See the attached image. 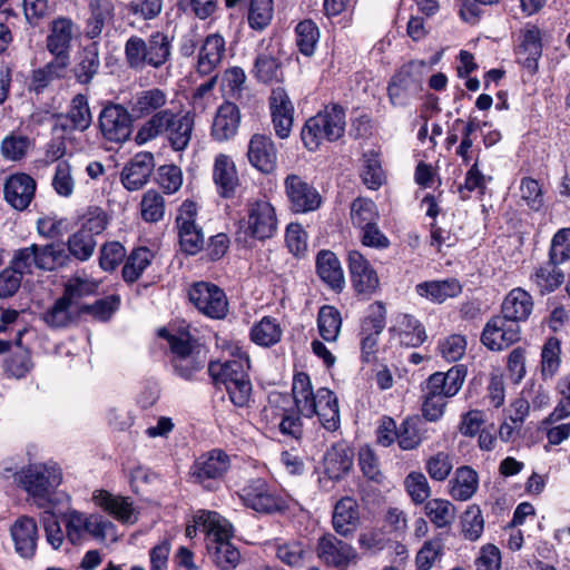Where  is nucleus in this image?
I'll use <instances>...</instances> for the list:
<instances>
[{
  "label": "nucleus",
  "instance_id": "nucleus-57",
  "mask_svg": "<svg viewBox=\"0 0 570 570\" xmlns=\"http://www.w3.org/2000/svg\"><path fill=\"white\" fill-rule=\"evenodd\" d=\"M166 96L160 89H149L138 92L132 104V112L138 117L148 115L163 107Z\"/></svg>",
  "mask_w": 570,
  "mask_h": 570
},
{
  "label": "nucleus",
  "instance_id": "nucleus-44",
  "mask_svg": "<svg viewBox=\"0 0 570 570\" xmlns=\"http://www.w3.org/2000/svg\"><path fill=\"white\" fill-rule=\"evenodd\" d=\"M385 326L383 315L368 316L362 324L361 350L363 360L370 362L377 348L379 336Z\"/></svg>",
  "mask_w": 570,
  "mask_h": 570
},
{
  "label": "nucleus",
  "instance_id": "nucleus-8",
  "mask_svg": "<svg viewBox=\"0 0 570 570\" xmlns=\"http://www.w3.org/2000/svg\"><path fill=\"white\" fill-rule=\"evenodd\" d=\"M170 55L168 38L157 32L148 42L138 36H131L125 45V56L129 67L142 69L146 65L159 67Z\"/></svg>",
  "mask_w": 570,
  "mask_h": 570
},
{
  "label": "nucleus",
  "instance_id": "nucleus-48",
  "mask_svg": "<svg viewBox=\"0 0 570 570\" xmlns=\"http://www.w3.org/2000/svg\"><path fill=\"white\" fill-rule=\"evenodd\" d=\"M342 327V316L338 309L331 305L320 308L317 328L322 338L328 343L336 342Z\"/></svg>",
  "mask_w": 570,
  "mask_h": 570
},
{
  "label": "nucleus",
  "instance_id": "nucleus-40",
  "mask_svg": "<svg viewBox=\"0 0 570 570\" xmlns=\"http://www.w3.org/2000/svg\"><path fill=\"white\" fill-rule=\"evenodd\" d=\"M415 291L421 297L441 304L448 298L458 296L462 287L456 279L449 278L420 283L416 285Z\"/></svg>",
  "mask_w": 570,
  "mask_h": 570
},
{
  "label": "nucleus",
  "instance_id": "nucleus-18",
  "mask_svg": "<svg viewBox=\"0 0 570 570\" xmlns=\"http://www.w3.org/2000/svg\"><path fill=\"white\" fill-rule=\"evenodd\" d=\"M36 180L26 173L10 175L3 184L6 202L16 210H24L35 198Z\"/></svg>",
  "mask_w": 570,
  "mask_h": 570
},
{
  "label": "nucleus",
  "instance_id": "nucleus-47",
  "mask_svg": "<svg viewBox=\"0 0 570 570\" xmlns=\"http://www.w3.org/2000/svg\"><path fill=\"white\" fill-rule=\"evenodd\" d=\"M424 433V424L420 417H407L397 429V444L404 451L414 450L422 443Z\"/></svg>",
  "mask_w": 570,
  "mask_h": 570
},
{
  "label": "nucleus",
  "instance_id": "nucleus-42",
  "mask_svg": "<svg viewBox=\"0 0 570 570\" xmlns=\"http://www.w3.org/2000/svg\"><path fill=\"white\" fill-rule=\"evenodd\" d=\"M283 336L279 322L272 316H264L250 327L249 337L253 343L262 347L276 345Z\"/></svg>",
  "mask_w": 570,
  "mask_h": 570
},
{
  "label": "nucleus",
  "instance_id": "nucleus-56",
  "mask_svg": "<svg viewBox=\"0 0 570 570\" xmlns=\"http://www.w3.org/2000/svg\"><path fill=\"white\" fill-rule=\"evenodd\" d=\"M151 254L147 248H138L127 258L122 267V277L128 283L136 282L150 264Z\"/></svg>",
  "mask_w": 570,
  "mask_h": 570
},
{
  "label": "nucleus",
  "instance_id": "nucleus-35",
  "mask_svg": "<svg viewBox=\"0 0 570 570\" xmlns=\"http://www.w3.org/2000/svg\"><path fill=\"white\" fill-rule=\"evenodd\" d=\"M274 547L278 560L292 568L303 567L313 556L309 546L296 539L275 540Z\"/></svg>",
  "mask_w": 570,
  "mask_h": 570
},
{
  "label": "nucleus",
  "instance_id": "nucleus-13",
  "mask_svg": "<svg viewBox=\"0 0 570 570\" xmlns=\"http://www.w3.org/2000/svg\"><path fill=\"white\" fill-rule=\"evenodd\" d=\"M285 194L292 212L305 214L316 210L322 204L318 190L296 174H289L284 180Z\"/></svg>",
  "mask_w": 570,
  "mask_h": 570
},
{
  "label": "nucleus",
  "instance_id": "nucleus-45",
  "mask_svg": "<svg viewBox=\"0 0 570 570\" xmlns=\"http://www.w3.org/2000/svg\"><path fill=\"white\" fill-rule=\"evenodd\" d=\"M69 124H61L63 128L85 131L91 125V112L88 105V99L85 95H76L70 102V107L63 117Z\"/></svg>",
  "mask_w": 570,
  "mask_h": 570
},
{
  "label": "nucleus",
  "instance_id": "nucleus-15",
  "mask_svg": "<svg viewBox=\"0 0 570 570\" xmlns=\"http://www.w3.org/2000/svg\"><path fill=\"white\" fill-rule=\"evenodd\" d=\"M229 456L222 450H212L202 454L194 462L189 470V478L193 482L209 488L207 482L220 479L229 469Z\"/></svg>",
  "mask_w": 570,
  "mask_h": 570
},
{
  "label": "nucleus",
  "instance_id": "nucleus-4",
  "mask_svg": "<svg viewBox=\"0 0 570 570\" xmlns=\"http://www.w3.org/2000/svg\"><path fill=\"white\" fill-rule=\"evenodd\" d=\"M196 522H200L206 529L207 547L214 563L222 570L235 569L240 553L230 542L234 534L232 523L217 512L202 513Z\"/></svg>",
  "mask_w": 570,
  "mask_h": 570
},
{
  "label": "nucleus",
  "instance_id": "nucleus-64",
  "mask_svg": "<svg viewBox=\"0 0 570 570\" xmlns=\"http://www.w3.org/2000/svg\"><path fill=\"white\" fill-rule=\"evenodd\" d=\"M549 258L553 264H562L570 259V228H561L553 235Z\"/></svg>",
  "mask_w": 570,
  "mask_h": 570
},
{
  "label": "nucleus",
  "instance_id": "nucleus-38",
  "mask_svg": "<svg viewBox=\"0 0 570 570\" xmlns=\"http://www.w3.org/2000/svg\"><path fill=\"white\" fill-rule=\"evenodd\" d=\"M70 59L53 56V59L46 63L42 68L32 72L30 88L36 94H41L55 80L66 76Z\"/></svg>",
  "mask_w": 570,
  "mask_h": 570
},
{
  "label": "nucleus",
  "instance_id": "nucleus-5",
  "mask_svg": "<svg viewBox=\"0 0 570 570\" xmlns=\"http://www.w3.org/2000/svg\"><path fill=\"white\" fill-rule=\"evenodd\" d=\"M68 261L69 255L62 244H31L14 250L9 264L23 277L31 275L33 268L55 271L66 266Z\"/></svg>",
  "mask_w": 570,
  "mask_h": 570
},
{
  "label": "nucleus",
  "instance_id": "nucleus-10",
  "mask_svg": "<svg viewBox=\"0 0 570 570\" xmlns=\"http://www.w3.org/2000/svg\"><path fill=\"white\" fill-rule=\"evenodd\" d=\"M189 302L203 315L213 320H223L229 312L225 292L209 282H196L187 292Z\"/></svg>",
  "mask_w": 570,
  "mask_h": 570
},
{
  "label": "nucleus",
  "instance_id": "nucleus-41",
  "mask_svg": "<svg viewBox=\"0 0 570 570\" xmlns=\"http://www.w3.org/2000/svg\"><path fill=\"white\" fill-rule=\"evenodd\" d=\"M99 68V46L94 41L79 51L73 72L80 83L87 85L98 73Z\"/></svg>",
  "mask_w": 570,
  "mask_h": 570
},
{
  "label": "nucleus",
  "instance_id": "nucleus-52",
  "mask_svg": "<svg viewBox=\"0 0 570 570\" xmlns=\"http://www.w3.org/2000/svg\"><path fill=\"white\" fill-rule=\"evenodd\" d=\"M558 265L549 259L535 269L532 279L542 293L552 292L563 283L564 275Z\"/></svg>",
  "mask_w": 570,
  "mask_h": 570
},
{
  "label": "nucleus",
  "instance_id": "nucleus-49",
  "mask_svg": "<svg viewBox=\"0 0 570 570\" xmlns=\"http://www.w3.org/2000/svg\"><path fill=\"white\" fill-rule=\"evenodd\" d=\"M380 218L375 203L368 198L358 197L351 205V220L361 230L377 223Z\"/></svg>",
  "mask_w": 570,
  "mask_h": 570
},
{
  "label": "nucleus",
  "instance_id": "nucleus-33",
  "mask_svg": "<svg viewBox=\"0 0 570 570\" xmlns=\"http://www.w3.org/2000/svg\"><path fill=\"white\" fill-rule=\"evenodd\" d=\"M354 453L345 442H338L327 450L324 458V470L332 480L343 478L353 466Z\"/></svg>",
  "mask_w": 570,
  "mask_h": 570
},
{
  "label": "nucleus",
  "instance_id": "nucleus-60",
  "mask_svg": "<svg viewBox=\"0 0 570 570\" xmlns=\"http://www.w3.org/2000/svg\"><path fill=\"white\" fill-rule=\"evenodd\" d=\"M67 245L75 258L85 262L94 255L97 242L96 238L79 229L69 236Z\"/></svg>",
  "mask_w": 570,
  "mask_h": 570
},
{
  "label": "nucleus",
  "instance_id": "nucleus-58",
  "mask_svg": "<svg viewBox=\"0 0 570 570\" xmlns=\"http://www.w3.org/2000/svg\"><path fill=\"white\" fill-rule=\"evenodd\" d=\"M99 283L89 278L86 274H79L71 277L65 287L63 296L71 303L96 293Z\"/></svg>",
  "mask_w": 570,
  "mask_h": 570
},
{
  "label": "nucleus",
  "instance_id": "nucleus-21",
  "mask_svg": "<svg viewBox=\"0 0 570 570\" xmlns=\"http://www.w3.org/2000/svg\"><path fill=\"white\" fill-rule=\"evenodd\" d=\"M10 537L14 551L24 559H31L37 550L38 525L33 518L19 517L10 527Z\"/></svg>",
  "mask_w": 570,
  "mask_h": 570
},
{
  "label": "nucleus",
  "instance_id": "nucleus-31",
  "mask_svg": "<svg viewBox=\"0 0 570 570\" xmlns=\"http://www.w3.org/2000/svg\"><path fill=\"white\" fill-rule=\"evenodd\" d=\"M390 331L392 338L404 346L415 347L426 340L424 326L409 314L397 315Z\"/></svg>",
  "mask_w": 570,
  "mask_h": 570
},
{
  "label": "nucleus",
  "instance_id": "nucleus-32",
  "mask_svg": "<svg viewBox=\"0 0 570 570\" xmlns=\"http://www.w3.org/2000/svg\"><path fill=\"white\" fill-rule=\"evenodd\" d=\"M240 124V112L233 102L223 104L215 115L212 136L217 141H226L233 138Z\"/></svg>",
  "mask_w": 570,
  "mask_h": 570
},
{
  "label": "nucleus",
  "instance_id": "nucleus-51",
  "mask_svg": "<svg viewBox=\"0 0 570 570\" xmlns=\"http://www.w3.org/2000/svg\"><path fill=\"white\" fill-rule=\"evenodd\" d=\"M274 16V0H249L247 21L252 29L264 30Z\"/></svg>",
  "mask_w": 570,
  "mask_h": 570
},
{
  "label": "nucleus",
  "instance_id": "nucleus-53",
  "mask_svg": "<svg viewBox=\"0 0 570 570\" xmlns=\"http://www.w3.org/2000/svg\"><path fill=\"white\" fill-rule=\"evenodd\" d=\"M361 177L364 185L372 190L379 189L384 184L385 175L376 154H364Z\"/></svg>",
  "mask_w": 570,
  "mask_h": 570
},
{
  "label": "nucleus",
  "instance_id": "nucleus-61",
  "mask_svg": "<svg viewBox=\"0 0 570 570\" xmlns=\"http://www.w3.org/2000/svg\"><path fill=\"white\" fill-rule=\"evenodd\" d=\"M109 224L107 213L98 206H90L81 217L80 230L94 238L104 233Z\"/></svg>",
  "mask_w": 570,
  "mask_h": 570
},
{
  "label": "nucleus",
  "instance_id": "nucleus-39",
  "mask_svg": "<svg viewBox=\"0 0 570 570\" xmlns=\"http://www.w3.org/2000/svg\"><path fill=\"white\" fill-rule=\"evenodd\" d=\"M225 55V40L218 35H209L199 51L197 70L202 75L210 73L222 61Z\"/></svg>",
  "mask_w": 570,
  "mask_h": 570
},
{
  "label": "nucleus",
  "instance_id": "nucleus-12",
  "mask_svg": "<svg viewBox=\"0 0 570 570\" xmlns=\"http://www.w3.org/2000/svg\"><path fill=\"white\" fill-rule=\"evenodd\" d=\"M99 129L102 137L111 142L127 141L132 131V120L128 110L118 104H109L99 115Z\"/></svg>",
  "mask_w": 570,
  "mask_h": 570
},
{
  "label": "nucleus",
  "instance_id": "nucleus-11",
  "mask_svg": "<svg viewBox=\"0 0 570 570\" xmlns=\"http://www.w3.org/2000/svg\"><path fill=\"white\" fill-rule=\"evenodd\" d=\"M246 233L258 240L273 237L277 230L276 209L265 198L250 200L246 205V217L243 219Z\"/></svg>",
  "mask_w": 570,
  "mask_h": 570
},
{
  "label": "nucleus",
  "instance_id": "nucleus-6",
  "mask_svg": "<svg viewBox=\"0 0 570 570\" xmlns=\"http://www.w3.org/2000/svg\"><path fill=\"white\" fill-rule=\"evenodd\" d=\"M439 58L431 63L423 60L411 61L397 70L391 78L387 86L390 104L395 108L407 107L422 91V83L425 73L431 66L435 65Z\"/></svg>",
  "mask_w": 570,
  "mask_h": 570
},
{
  "label": "nucleus",
  "instance_id": "nucleus-24",
  "mask_svg": "<svg viewBox=\"0 0 570 570\" xmlns=\"http://www.w3.org/2000/svg\"><path fill=\"white\" fill-rule=\"evenodd\" d=\"M465 375L466 370L463 366H453L446 373H433L425 383L424 393H432L444 400L452 397L461 390Z\"/></svg>",
  "mask_w": 570,
  "mask_h": 570
},
{
  "label": "nucleus",
  "instance_id": "nucleus-37",
  "mask_svg": "<svg viewBox=\"0 0 570 570\" xmlns=\"http://www.w3.org/2000/svg\"><path fill=\"white\" fill-rule=\"evenodd\" d=\"M316 272L331 288L341 291L345 284L344 273L337 256L331 250H321L316 257Z\"/></svg>",
  "mask_w": 570,
  "mask_h": 570
},
{
  "label": "nucleus",
  "instance_id": "nucleus-55",
  "mask_svg": "<svg viewBox=\"0 0 570 570\" xmlns=\"http://www.w3.org/2000/svg\"><path fill=\"white\" fill-rule=\"evenodd\" d=\"M88 514L77 510H70L63 513L62 522L66 528V537L72 544H80L87 534Z\"/></svg>",
  "mask_w": 570,
  "mask_h": 570
},
{
  "label": "nucleus",
  "instance_id": "nucleus-27",
  "mask_svg": "<svg viewBox=\"0 0 570 570\" xmlns=\"http://www.w3.org/2000/svg\"><path fill=\"white\" fill-rule=\"evenodd\" d=\"M542 53L541 31L531 26L523 29L519 36V43L515 48L517 60L529 71L534 72L538 68V60Z\"/></svg>",
  "mask_w": 570,
  "mask_h": 570
},
{
  "label": "nucleus",
  "instance_id": "nucleus-36",
  "mask_svg": "<svg viewBox=\"0 0 570 570\" xmlns=\"http://www.w3.org/2000/svg\"><path fill=\"white\" fill-rule=\"evenodd\" d=\"M360 521L358 505L350 497L341 499L334 507L333 527L341 535L353 533Z\"/></svg>",
  "mask_w": 570,
  "mask_h": 570
},
{
  "label": "nucleus",
  "instance_id": "nucleus-2",
  "mask_svg": "<svg viewBox=\"0 0 570 570\" xmlns=\"http://www.w3.org/2000/svg\"><path fill=\"white\" fill-rule=\"evenodd\" d=\"M292 394L301 415L307 419L317 416L320 424L330 432L340 428L338 400L333 391L321 387L314 392L309 376L301 372L294 375Z\"/></svg>",
  "mask_w": 570,
  "mask_h": 570
},
{
  "label": "nucleus",
  "instance_id": "nucleus-59",
  "mask_svg": "<svg viewBox=\"0 0 570 570\" xmlns=\"http://www.w3.org/2000/svg\"><path fill=\"white\" fill-rule=\"evenodd\" d=\"M296 43L305 56H312L320 39L317 26L312 20L301 21L296 26Z\"/></svg>",
  "mask_w": 570,
  "mask_h": 570
},
{
  "label": "nucleus",
  "instance_id": "nucleus-30",
  "mask_svg": "<svg viewBox=\"0 0 570 570\" xmlns=\"http://www.w3.org/2000/svg\"><path fill=\"white\" fill-rule=\"evenodd\" d=\"M213 180L218 194L224 198L233 197L238 186V174L232 157L218 154L213 166Z\"/></svg>",
  "mask_w": 570,
  "mask_h": 570
},
{
  "label": "nucleus",
  "instance_id": "nucleus-43",
  "mask_svg": "<svg viewBox=\"0 0 570 570\" xmlns=\"http://www.w3.org/2000/svg\"><path fill=\"white\" fill-rule=\"evenodd\" d=\"M479 485L476 472L469 466L456 469L453 479L450 481V494L459 501H466L475 493Z\"/></svg>",
  "mask_w": 570,
  "mask_h": 570
},
{
  "label": "nucleus",
  "instance_id": "nucleus-7",
  "mask_svg": "<svg viewBox=\"0 0 570 570\" xmlns=\"http://www.w3.org/2000/svg\"><path fill=\"white\" fill-rule=\"evenodd\" d=\"M345 124V112L342 107L326 106L306 121L302 130V140L308 150L314 151L324 140L334 141L341 138Z\"/></svg>",
  "mask_w": 570,
  "mask_h": 570
},
{
  "label": "nucleus",
  "instance_id": "nucleus-54",
  "mask_svg": "<svg viewBox=\"0 0 570 570\" xmlns=\"http://www.w3.org/2000/svg\"><path fill=\"white\" fill-rule=\"evenodd\" d=\"M561 343L557 337H550L541 351V373L544 379H551L561 364Z\"/></svg>",
  "mask_w": 570,
  "mask_h": 570
},
{
  "label": "nucleus",
  "instance_id": "nucleus-1",
  "mask_svg": "<svg viewBox=\"0 0 570 570\" xmlns=\"http://www.w3.org/2000/svg\"><path fill=\"white\" fill-rule=\"evenodd\" d=\"M220 347L223 358L209 362V375L217 386L225 387L234 405L243 407L248 404L252 395L249 355L235 342L224 341Z\"/></svg>",
  "mask_w": 570,
  "mask_h": 570
},
{
  "label": "nucleus",
  "instance_id": "nucleus-29",
  "mask_svg": "<svg viewBox=\"0 0 570 570\" xmlns=\"http://www.w3.org/2000/svg\"><path fill=\"white\" fill-rule=\"evenodd\" d=\"M92 501L97 507L122 523L132 524L137 521L132 501L129 498L114 495L106 490H98L95 491Z\"/></svg>",
  "mask_w": 570,
  "mask_h": 570
},
{
  "label": "nucleus",
  "instance_id": "nucleus-23",
  "mask_svg": "<svg viewBox=\"0 0 570 570\" xmlns=\"http://www.w3.org/2000/svg\"><path fill=\"white\" fill-rule=\"evenodd\" d=\"M272 121L278 138L289 136L294 121V107L286 91L277 87L273 89L269 98Z\"/></svg>",
  "mask_w": 570,
  "mask_h": 570
},
{
  "label": "nucleus",
  "instance_id": "nucleus-3",
  "mask_svg": "<svg viewBox=\"0 0 570 570\" xmlns=\"http://www.w3.org/2000/svg\"><path fill=\"white\" fill-rule=\"evenodd\" d=\"M61 481V469L51 461L28 464L14 473V482L40 509H49L52 505V498Z\"/></svg>",
  "mask_w": 570,
  "mask_h": 570
},
{
  "label": "nucleus",
  "instance_id": "nucleus-22",
  "mask_svg": "<svg viewBox=\"0 0 570 570\" xmlns=\"http://www.w3.org/2000/svg\"><path fill=\"white\" fill-rule=\"evenodd\" d=\"M155 167L151 153L142 151L136 154L122 168L120 179L124 187L129 191L141 189L149 180Z\"/></svg>",
  "mask_w": 570,
  "mask_h": 570
},
{
  "label": "nucleus",
  "instance_id": "nucleus-63",
  "mask_svg": "<svg viewBox=\"0 0 570 570\" xmlns=\"http://www.w3.org/2000/svg\"><path fill=\"white\" fill-rule=\"evenodd\" d=\"M141 217L146 222L156 223L164 217L165 203L156 190H147L140 203Z\"/></svg>",
  "mask_w": 570,
  "mask_h": 570
},
{
  "label": "nucleus",
  "instance_id": "nucleus-19",
  "mask_svg": "<svg viewBox=\"0 0 570 570\" xmlns=\"http://www.w3.org/2000/svg\"><path fill=\"white\" fill-rule=\"evenodd\" d=\"M207 362V348L199 338L180 328V376L190 377Z\"/></svg>",
  "mask_w": 570,
  "mask_h": 570
},
{
  "label": "nucleus",
  "instance_id": "nucleus-62",
  "mask_svg": "<svg viewBox=\"0 0 570 570\" xmlns=\"http://www.w3.org/2000/svg\"><path fill=\"white\" fill-rule=\"evenodd\" d=\"M87 523V534L94 539L100 542H114L117 540V530L115 524L111 521L106 520L104 517L95 513L88 514Z\"/></svg>",
  "mask_w": 570,
  "mask_h": 570
},
{
  "label": "nucleus",
  "instance_id": "nucleus-25",
  "mask_svg": "<svg viewBox=\"0 0 570 570\" xmlns=\"http://www.w3.org/2000/svg\"><path fill=\"white\" fill-rule=\"evenodd\" d=\"M247 158L257 170L269 174L276 167L277 150L271 137L256 134L248 142Z\"/></svg>",
  "mask_w": 570,
  "mask_h": 570
},
{
  "label": "nucleus",
  "instance_id": "nucleus-50",
  "mask_svg": "<svg viewBox=\"0 0 570 570\" xmlns=\"http://www.w3.org/2000/svg\"><path fill=\"white\" fill-rule=\"evenodd\" d=\"M51 186L55 193L62 198H69L73 195L76 179L72 175V166L69 161L61 160L57 163L51 179Z\"/></svg>",
  "mask_w": 570,
  "mask_h": 570
},
{
  "label": "nucleus",
  "instance_id": "nucleus-17",
  "mask_svg": "<svg viewBox=\"0 0 570 570\" xmlns=\"http://www.w3.org/2000/svg\"><path fill=\"white\" fill-rule=\"evenodd\" d=\"M287 402V397L281 394L272 395L268 405L264 407L263 414L266 421L278 428L283 435L298 439L302 435V422L293 411L281 406Z\"/></svg>",
  "mask_w": 570,
  "mask_h": 570
},
{
  "label": "nucleus",
  "instance_id": "nucleus-9",
  "mask_svg": "<svg viewBox=\"0 0 570 570\" xmlns=\"http://www.w3.org/2000/svg\"><path fill=\"white\" fill-rule=\"evenodd\" d=\"M243 504L257 513L273 514L288 508V498L263 479H253L238 492Z\"/></svg>",
  "mask_w": 570,
  "mask_h": 570
},
{
  "label": "nucleus",
  "instance_id": "nucleus-46",
  "mask_svg": "<svg viewBox=\"0 0 570 570\" xmlns=\"http://www.w3.org/2000/svg\"><path fill=\"white\" fill-rule=\"evenodd\" d=\"M424 513L436 528L444 529L454 522L456 509L449 500L435 498L425 502Z\"/></svg>",
  "mask_w": 570,
  "mask_h": 570
},
{
  "label": "nucleus",
  "instance_id": "nucleus-16",
  "mask_svg": "<svg viewBox=\"0 0 570 570\" xmlns=\"http://www.w3.org/2000/svg\"><path fill=\"white\" fill-rule=\"evenodd\" d=\"M197 204L185 200L180 206V252L196 255L205 244L203 228L196 223Z\"/></svg>",
  "mask_w": 570,
  "mask_h": 570
},
{
  "label": "nucleus",
  "instance_id": "nucleus-28",
  "mask_svg": "<svg viewBox=\"0 0 570 570\" xmlns=\"http://www.w3.org/2000/svg\"><path fill=\"white\" fill-rule=\"evenodd\" d=\"M75 33V23L71 19L59 17L51 21L47 36V49L52 56L70 59L71 41Z\"/></svg>",
  "mask_w": 570,
  "mask_h": 570
},
{
  "label": "nucleus",
  "instance_id": "nucleus-34",
  "mask_svg": "<svg viewBox=\"0 0 570 570\" xmlns=\"http://www.w3.org/2000/svg\"><path fill=\"white\" fill-rule=\"evenodd\" d=\"M533 309L531 295L521 287L511 289L501 304V315L519 324L529 318Z\"/></svg>",
  "mask_w": 570,
  "mask_h": 570
},
{
  "label": "nucleus",
  "instance_id": "nucleus-14",
  "mask_svg": "<svg viewBox=\"0 0 570 570\" xmlns=\"http://www.w3.org/2000/svg\"><path fill=\"white\" fill-rule=\"evenodd\" d=\"M521 336L520 325L503 315L491 317L482 332L481 342L491 351H502L517 343Z\"/></svg>",
  "mask_w": 570,
  "mask_h": 570
},
{
  "label": "nucleus",
  "instance_id": "nucleus-20",
  "mask_svg": "<svg viewBox=\"0 0 570 570\" xmlns=\"http://www.w3.org/2000/svg\"><path fill=\"white\" fill-rule=\"evenodd\" d=\"M348 269L355 291L360 294H373L379 285V276L364 255L356 250L347 253Z\"/></svg>",
  "mask_w": 570,
  "mask_h": 570
},
{
  "label": "nucleus",
  "instance_id": "nucleus-26",
  "mask_svg": "<svg viewBox=\"0 0 570 570\" xmlns=\"http://www.w3.org/2000/svg\"><path fill=\"white\" fill-rule=\"evenodd\" d=\"M317 554L326 564L335 568H345L356 557L354 548L328 534L318 540Z\"/></svg>",
  "mask_w": 570,
  "mask_h": 570
}]
</instances>
